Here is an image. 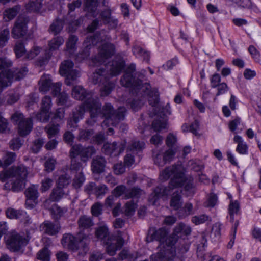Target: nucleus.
<instances>
[{"instance_id":"nucleus-13","label":"nucleus","mask_w":261,"mask_h":261,"mask_svg":"<svg viewBox=\"0 0 261 261\" xmlns=\"http://www.w3.org/2000/svg\"><path fill=\"white\" fill-rule=\"evenodd\" d=\"M26 243L25 238L15 232L10 233L6 238L7 247L13 252L20 250L22 246Z\"/></svg>"},{"instance_id":"nucleus-47","label":"nucleus","mask_w":261,"mask_h":261,"mask_svg":"<svg viewBox=\"0 0 261 261\" xmlns=\"http://www.w3.org/2000/svg\"><path fill=\"white\" fill-rule=\"evenodd\" d=\"M25 179L17 177L16 180L12 183L11 189L14 192L21 191L25 186Z\"/></svg>"},{"instance_id":"nucleus-48","label":"nucleus","mask_w":261,"mask_h":261,"mask_svg":"<svg viewBox=\"0 0 261 261\" xmlns=\"http://www.w3.org/2000/svg\"><path fill=\"white\" fill-rule=\"evenodd\" d=\"M126 192H127V188L123 185H121L117 186L114 189L113 194L116 197H119L121 196H123V198L125 199Z\"/></svg>"},{"instance_id":"nucleus-58","label":"nucleus","mask_w":261,"mask_h":261,"mask_svg":"<svg viewBox=\"0 0 261 261\" xmlns=\"http://www.w3.org/2000/svg\"><path fill=\"white\" fill-rule=\"evenodd\" d=\"M9 30L5 29L0 32V46L1 47L6 45L9 39Z\"/></svg>"},{"instance_id":"nucleus-46","label":"nucleus","mask_w":261,"mask_h":261,"mask_svg":"<svg viewBox=\"0 0 261 261\" xmlns=\"http://www.w3.org/2000/svg\"><path fill=\"white\" fill-rule=\"evenodd\" d=\"M14 168V177L20 178L25 179L28 175V171L27 168L23 166L20 165L16 168Z\"/></svg>"},{"instance_id":"nucleus-27","label":"nucleus","mask_w":261,"mask_h":261,"mask_svg":"<svg viewBox=\"0 0 261 261\" xmlns=\"http://www.w3.org/2000/svg\"><path fill=\"white\" fill-rule=\"evenodd\" d=\"M133 54L138 58L148 62L149 60V53L138 45H135L132 49Z\"/></svg>"},{"instance_id":"nucleus-53","label":"nucleus","mask_w":261,"mask_h":261,"mask_svg":"<svg viewBox=\"0 0 261 261\" xmlns=\"http://www.w3.org/2000/svg\"><path fill=\"white\" fill-rule=\"evenodd\" d=\"M179 238V236L176 232H175V230H174L173 233L171 235L169 236H167L164 244H165L168 246L172 247L175 244Z\"/></svg>"},{"instance_id":"nucleus-26","label":"nucleus","mask_w":261,"mask_h":261,"mask_svg":"<svg viewBox=\"0 0 261 261\" xmlns=\"http://www.w3.org/2000/svg\"><path fill=\"white\" fill-rule=\"evenodd\" d=\"M233 141L235 143L238 144L236 148V151L237 152L241 154H248V146L240 136H235L233 138Z\"/></svg>"},{"instance_id":"nucleus-19","label":"nucleus","mask_w":261,"mask_h":261,"mask_svg":"<svg viewBox=\"0 0 261 261\" xmlns=\"http://www.w3.org/2000/svg\"><path fill=\"white\" fill-rule=\"evenodd\" d=\"M105 40L110 41L111 37L107 35L104 38L100 32H97L93 35L88 36L84 42V45L86 47L88 48L91 45H96L98 42H102Z\"/></svg>"},{"instance_id":"nucleus-57","label":"nucleus","mask_w":261,"mask_h":261,"mask_svg":"<svg viewBox=\"0 0 261 261\" xmlns=\"http://www.w3.org/2000/svg\"><path fill=\"white\" fill-rule=\"evenodd\" d=\"M218 202V197L216 194L211 193L208 196L207 201L204 203V206L207 207H214Z\"/></svg>"},{"instance_id":"nucleus-15","label":"nucleus","mask_w":261,"mask_h":261,"mask_svg":"<svg viewBox=\"0 0 261 261\" xmlns=\"http://www.w3.org/2000/svg\"><path fill=\"white\" fill-rule=\"evenodd\" d=\"M86 109L85 105L81 104L73 110L72 116L67 122V125L70 128L75 129L77 127V124L83 118Z\"/></svg>"},{"instance_id":"nucleus-34","label":"nucleus","mask_w":261,"mask_h":261,"mask_svg":"<svg viewBox=\"0 0 261 261\" xmlns=\"http://www.w3.org/2000/svg\"><path fill=\"white\" fill-rule=\"evenodd\" d=\"M174 230L178 235L181 234L185 236H189L191 234L192 231L191 227L183 223H180L178 224Z\"/></svg>"},{"instance_id":"nucleus-28","label":"nucleus","mask_w":261,"mask_h":261,"mask_svg":"<svg viewBox=\"0 0 261 261\" xmlns=\"http://www.w3.org/2000/svg\"><path fill=\"white\" fill-rule=\"evenodd\" d=\"M170 252L169 250H163L150 255V259L151 261H163L169 260L172 259V257L174 255L173 254L171 256L168 255Z\"/></svg>"},{"instance_id":"nucleus-17","label":"nucleus","mask_w":261,"mask_h":261,"mask_svg":"<svg viewBox=\"0 0 261 261\" xmlns=\"http://www.w3.org/2000/svg\"><path fill=\"white\" fill-rule=\"evenodd\" d=\"M175 187L170 186L169 185L167 187H165L163 185H159L154 188L153 192L150 195L149 197V201L153 204H155L156 201L160 198L164 196L169 195L170 191Z\"/></svg>"},{"instance_id":"nucleus-37","label":"nucleus","mask_w":261,"mask_h":261,"mask_svg":"<svg viewBox=\"0 0 261 261\" xmlns=\"http://www.w3.org/2000/svg\"><path fill=\"white\" fill-rule=\"evenodd\" d=\"M64 194L63 188L57 186L52 190L49 195V199L52 201H58L63 197Z\"/></svg>"},{"instance_id":"nucleus-30","label":"nucleus","mask_w":261,"mask_h":261,"mask_svg":"<svg viewBox=\"0 0 261 261\" xmlns=\"http://www.w3.org/2000/svg\"><path fill=\"white\" fill-rule=\"evenodd\" d=\"M144 190L140 188L135 186L130 188H127V192L126 193L125 199H138L141 196L144 194Z\"/></svg>"},{"instance_id":"nucleus-10","label":"nucleus","mask_w":261,"mask_h":261,"mask_svg":"<svg viewBox=\"0 0 261 261\" xmlns=\"http://www.w3.org/2000/svg\"><path fill=\"white\" fill-rule=\"evenodd\" d=\"M73 62L69 60L64 61L60 66V74L66 77L65 83L67 85H71V81L75 80L80 75L77 70L73 69Z\"/></svg>"},{"instance_id":"nucleus-50","label":"nucleus","mask_w":261,"mask_h":261,"mask_svg":"<svg viewBox=\"0 0 261 261\" xmlns=\"http://www.w3.org/2000/svg\"><path fill=\"white\" fill-rule=\"evenodd\" d=\"M50 117V112L48 111L43 110L40 108V111L36 114V118L37 120L41 122H47Z\"/></svg>"},{"instance_id":"nucleus-33","label":"nucleus","mask_w":261,"mask_h":261,"mask_svg":"<svg viewBox=\"0 0 261 261\" xmlns=\"http://www.w3.org/2000/svg\"><path fill=\"white\" fill-rule=\"evenodd\" d=\"M60 125L59 123L51 121L45 127V130L49 138L55 137L59 132Z\"/></svg>"},{"instance_id":"nucleus-3","label":"nucleus","mask_w":261,"mask_h":261,"mask_svg":"<svg viewBox=\"0 0 261 261\" xmlns=\"http://www.w3.org/2000/svg\"><path fill=\"white\" fill-rule=\"evenodd\" d=\"M143 74L136 72V64L132 63L126 67L120 82L122 86L131 88L133 94L141 97H154V104L158 103V91L155 89H151L149 83H143Z\"/></svg>"},{"instance_id":"nucleus-61","label":"nucleus","mask_w":261,"mask_h":261,"mask_svg":"<svg viewBox=\"0 0 261 261\" xmlns=\"http://www.w3.org/2000/svg\"><path fill=\"white\" fill-rule=\"evenodd\" d=\"M65 111L63 108H59L56 110L51 121L55 122H60L64 118Z\"/></svg>"},{"instance_id":"nucleus-43","label":"nucleus","mask_w":261,"mask_h":261,"mask_svg":"<svg viewBox=\"0 0 261 261\" xmlns=\"http://www.w3.org/2000/svg\"><path fill=\"white\" fill-rule=\"evenodd\" d=\"M77 40L78 38L75 35H71L69 36L66 45L67 50L70 54H73L74 51Z\"/></svg>"},{"instance_id":"nucleus-59","label":"nucleus","mask_w":261,"mask_h":261,"mask_svg":"<svg viewBox=\"0 0 261 261\" xmlns=\"http://www.w3.org/2000/svg\"><path fill=\"white\" fill-rule=\"evenodd\" d=\"M51 106L52 101L51 97L49 96H44L41 100V108L43 110H44L50 112Z\"/></svg>"},{"instance_id":"nucleus-35","label":"nucleus","mask_w":261,"mask_h":261,"mask_svg":"<svg viewBox=\"0 0 261 261\" xmlns=\"http://www.w3.org/2000/svg\"><path fill=\"white\" fill-rule=\"evenodd\" d=\"M240 208L239 202L236 200L233 201L232 199L230 200L229 207L228 211L230 217V221L231 222L234 221V215H237Z\"/></svg>"},{"instance_id":"nucleus-54","label":"nucleus","mask_w":261,"mask_h":261,"mask_svg":"<svg viewBox=\"0 0 261 261\" xmlns=\"http://www.w3.org/2000/svg\"><path fill=\"white\" fill-rule=\"evenodd\" d=\"M16 154L14 152H8L3 158V165L8 166L13 163L16 160Z\"/></svg>"},{"instance_id":"nucleus-11","label":"nucleus","mask_w":261,"mask_h":261,"mask_svg":"<svg viewBox=\"0 0 261 261\" xmlns=\"http://www.w3.org/2000/svg\"><path fill=\"white\" fill-rule=\"evenodd\" d=\"M29 18L24 15H20L17 18L12 31L13 37L17 39L24 36L28 31L27 24Z\"/></svg>"},{"instance_id":"nucleus-55","label":"nucleus","mask_w":261,"mask_h":261,"mask_svg":"<svg viewBox=\"0 0 261 261\" xmlns=\"http://www.w3.org/2000/svg\"><path fill=\"white\" fill-rule=\"evenodd\" d=\"M14 50L17 58L22 57L26 51L24 44L21 42H17L16 43Z\"/></svg>"},{"instance_id":"nucleus-4","label":"nucleus","mask_w":261,"mask_h":261,"mask_svg":"<svg viewBox=\"0 0 261 261\" xmlns=\"http://www.w3.org/2000/svg\"><path fill=\"white\" fill-rule=\"evenodd\" d=\"M95 153L96 150L93 146L85 147L81 144L72 145L69 152V157L71 159V170L77 172L82 169L83 167L81 163L77 160L78 155L80 156L82 162L86 163L88 159Z\"/></svg>"},{"instance_id":"nucleus-23","label":"nucleus","mask_w":261,"mask_h":261,"mask_svg":"<svg viewBox=\"0 0 261 261\" xmlns=\"http://www.w3.org/2000/svg\"><path fill=\"white\" fill-rule=\"evenodd\" d=\"M168 234V231L165 228H160L154 231L151 235L150 241L153 240L160 242L161 244H164L166 241V238Z\"/></svg>"},{"instance_id":"nucleus-38","label":"nucleus","mask_w":261,"mask_h":261,"mask_svg":"<svg viewBox=\"0 0 261 261\" xmlns=\"http://www.w3.org/2000/svg\"><path fill=\"white\" fill-rule=\"evenodd\" d=\"M64 25V22L62 19H57L50 25L49 30L55 35L59 34L62 30Z\"/></svg>"},{"instance_id":"nucleus-60","label":"nucleus","mask_w":261,"mask_h":261,"mask_svg":"<svg viewBox=\"0 0 261 261\" xmlns=\"http://www.w3.org/2000/svg\"><path fill=\"white\" fill-rule=\"evenodd\" d=\"M23 141V140L19 137L14 138L10 141V148L14 150H18L22 145Z\"/></svg>"},{"instance_id":"nucleus-24","label":"nucleus","mask_w":261,"mask_h":261,"mask_svg":"<svg viewBox=\"0 0 261 261\" xmlns=\"http://www.w3.org/2000/svg\"><path fill=\"white\" fill-rule=\"evenodd\" d=\"M64 42L63 38L61 36H57L50 40L48 42L49 51H46L45 56L50 57V51L58 49Z\"/></svg>"},{"instance_id":"nucleus-22","label":"nucleus","mask_w":261,"mask_h":261,"mask_svg":"<svg viewBox=\"0 0 261 261\" xmlns=\"http://www.w3.org/2000/svg\"><path fill=\"white\" fill-rule=\"evenodd\" d=\"M38 188V186L32 185L26 189L25 191V194L27 198L26 204H29V201H32L34 203L37 202L39 195Z\"/></svg>"},{"instance_id":"nucleus-6","label":"nucleus","mask_w":261,"mask_h":261,"mask_svg":"<svg viewBox=\"0 0 261 261\" xmlns=\"http://www.w3.org/2000/svg\"><path fill=\"white\" fill-rule=\"evenodd\" d=\"M79 232L77 234L79 242L83 245V250H88V245L91 238L90 231L94 225L92 220L86 216H81L77 221Z\"/></svg>"},{"instance_id":"nucleus-31","label":"nucleus","mask_w":261,"mask_h":261,"mask_svg":"<svg viewBox=\"0 0 261 261\" xmlns=\"http://www.w3.org/2000/svg\"><path fill=\"white\" fill-rule=\"evenodd\" d=\"M6 215L9 219H22V216H25V212L21 210L9 207L6 211Z\"/></svg>"},{"instance_id":"nucleus-25","label":"nucleus","mask_w":261,"mask_h":261,"mask_svg":"<svg viewBox=\"0 0 261 261\" xmlns=\"http://www.w3.org/2000/svg\"><path fill=\"white\" fill-rule=\"evenodd\" d=\"M181 191L176 190L173 192L170 202V205L175 210H177L181 207L182 205Z\"/></svg>"},{"instance_id":"nucleus-40","label":"nucleus","mask_w":261,"mask_h":261,"mask_svg":"<svg viewBox=\"0 0 261 261\" xmlns=\"http://www.w3.org/2000/svg\"><path fill=\"white\" fill-rule=\"evenodd\" d=\"M211 221V218L206 214L195 215L191 218V222L196 225H200L204 223L206 221Z\"/></svg>"},{"instance_id":"nucleus-39","label":"nucleus","mask_w":261,"mask_h":261,"mask_svg":"<svg viewBox=\"0 0 261 261\" xmlns=\"http://www.w3.org/2000/svg\"><path fill=\"white\" fill-rule=\"evenodd\" d=\"M85 181V177L83 172H76L72 182V186L75 189L81 188Z\"/></svg>"},{"instance_id":"nucleus-56","label":"nucleus","mask_w":261,"mask_h":261,"mask_svg":"<svg viewBox=\"0 0 261 261\" xmlns=\"http://www.w3.org/2000/svg\"><path fill=\"white\" fill-rule=\"evenodd\" d=\"M71 182V179L67 174L60 176L57 180V186L61 188L68 186Z\"/></svg>"},{"instance_id":"nucleus-18","label":"nucleus","mask_w":261,"mask_h":261,"mask_svg":"<svg viewBox=\"0 0 261 261\" xmlns=\"http://www.w3.org/2000/svg\"><path fill=\"white\" fill-rule=\"evenodd\" d=\"M61 243L64 247L72 251H76L79 249V242L76 238L70 233L64 234Z\"/></svg>"},{"instance_id":"nucleus-51","label":"nucleus","mask_w":261,"mask_h":261,"mask_svg":"<svg viewBox=\"0 0 261 261\" xmlns=\"http://www.w3.org/2000/svg\"><path fill=\"white\" fill-rule=\"evenodd\" d=\"M137 208V204L134 200H130L125 204L124 212L127 216L133 215Z\"/></svg>"},{"instance_id":"nucleus-5","label":"nucleus","mask_w":261,"mask_h":261,"mask_svg":"<svg viewBox=\"0 0 261 261\" xmlns=\"http://www.w3.org/2000/svg\"><path fill=\"white\" fill-rule=\"evenodd\" d=\"M95 236L107 245V251L111 256L114 255L116 251L120 250L124 245V241L122 237H109V230L106 225L97 227L95 231Z\"/></svg>"},{"instance_id":"nucleus-62","label":"nucleus","mask_w":261,"mask_h":261,"mask_svg":"<svg viewBox=\"0 0 261 261\" xmlns=\"http://www.w3.org/2000/svg\"><path fill=\"white\" fill-rule=\"evenodd\" d=\"M37 258L42 261H49L50 255L47 248H44L37 253Z\"/></svg>"},{"instance_id":"nucleus-9","label":"nucleus","mask_w":261,"mask_h":261,"mask_svg":"<svg viewBox=\"0 0 261 261\" xmlns=\"http://www.w3.org/2000/svg\"><path fill=\"white\" fill-rule=\"evenodd\" d=\"M11 119L14 124L18 125V134L20 136H25L31 132L33 127L31 118H24L22 113L16 112L12 115Z\"/></svg>"},{"instance_id":"nucleus-14","label":"nucleus","mask_w":261,"mask_h":261,"mask_svg":"<svg viewBox=\"0 0 261 261\" xmlns=\"http://www.w3.org/2000/svg\"><path fill=\"white\" fill-rule=\"evenodd\" d=\"M115 45L110 42H106L99 47L98 53L95 60L100 63H105L115 53Z\"/></svg>"},{"instance_id":"nucleus-64","label":"nucleus","mask_w":261,"mask_h":261,"mask_svg":"<svg viewBox=\"0 0 261 261\" xmlns=\"http://www.w3.org/2000/svg\"><path fill=\"white\" fill-rule=\"evenodd\" d=\"M44 144V140L41 138H38L34 140L33 144L31 147L33 152L36 153L38 152Z\"/></svg>"},{"instance_id":"nucleus-45","label":"nucleus","mask_w":261,"mask_h":261,"mask_svg":"<svg viewBox=\"0 0 261 261\" xmlns=\"http://www.w3.org/2000/svg\"><path fill=\"white\" fill-rule=\"evenodd\" d=\"M19 10L20 7L17 6L8 9L4 13V17L7 18L6 20H11L17 15Z\"/></svg>"},{"instance_id":"nucleus-42","label":"nucleus","mask_w":261,"mask_h":261,"mask_svg":"<svg viewBox=\"0 0 261 261\" xmlns=\"http://www.w3.org/2000/svg\"><path fill=\"white\" fill-rule=\"evenodd\" d=\"M94 132L92 129H80L79 133L77 136V139L79 141H86L90 139L93 135Z\"/></svg>"},{"instance_id":"nucleus-1","label":"nucleus","mask_w":261,"mask_h":261,"mask_svg":"<svg viewBox=\"0 0 261 261\" xmlns=\"http://www.w3.org/2000/svg\"><path fill=\"white\" fill-rule=\"evenodd\" d=\"M72 96L77 100H85L82 104L86 105L87 109L90 113V118L86 121V123L89 125H93L99 116L105 117L102 126L111 123L112 125L115 126L125 118L126 112L125 107H120L117 110H115L110 103H106L101 110V104L98 98L94 96L92 92H87L81 86L73 87Z\"/></svg>"},{"instance_id":"nucleus-41","label":"nucleus","mask_w":261,"mask_h":261,"mask_svg":"<svg viewBox=\"0 0 261 261\" xmlns=\"http://www.w3.org/2000/svg\"><path fill=\"white\" fill-rule=\"evenodd\" d=\"M143 104L144 102L142 99H128L127 101V106L130 107L134 111H138Z\"/></svg>"},{"instance_id":"nucleus-63","label":"nucleus","mask_w":261,"mask_h":261,"mask_svg":"<svg viewBox=\"0 0 261 261\" xmlns=\"http://www.w3.org/2000/svg\"><path fill=\"white\" fill-rule=\"evenodd\" d=\"M53 180L49 178H45L41 181L40 190L42 192L48 190L53 186Z\"/></svg>"},{"instance_id":"nucleus-2","label":"nucleus","mask_w":261,"mask_h":261,"mask_svg":"<svg viewBox=\"0 0 261 261\" xmlns=\"http://www.w3.org/2000/svg\"><path fill=\"white\" fill-rule=\"evenodd\" d=\"M125 61L121 57H116L111 64H105L103 66L93 73L92 82L94 84L101 85L100 89L102 96L108 95L114 88L115 84L110 81V77L119 75L124 69Z\"/></svg>"},{"instance_id":"nucleus-32","label":"nucleus","mask_w":261,"mask_h":261,"mask_svg":"<svg viewBox=\"0 0 261 261\" xmlns=\"http://www.w3.org/2000/svg\"><path fill=\"white\" fill-rule=\"evenodd\" d=\"M145 143L136 139L133 140L128 145L127 150L134 153H138L145 148Z\"/></svg>"},{"instance_id":"nucleus-21","label":"nucleus","mask_w":261,"mask_h":261,"mask_svg":"<svg viewBox=\"0 0 261 261\" xmlns=\"http://www.w3.org/2000/svg\"><path fill=\"white\" fill-rule=\"evenodd\" d=\"M41 228L44 233L49 236L57 234L60 229V227L58 224L50 221L43 222L41 225Z\"/></svg>"},{"instance_id":"nucleus-16","label":"nucleus","mask_w":261,"mask_h":261,"mask_svg":"<svg viewBox=\"0 0 261 261\" xmlns=\"http://www.w3.org/2000/svg\"><path fill=\"white\" fill-rule=\"evenodd\" d=\"M85 191L89 194H94L97 198H101L107 193L108 188L104 184L97 185L95 182H91L85 186Z\"/></svg>"},{"instance_id":"nucleus-36","label":"nucleus","mask_w":261,"mask_h":261,"mask_svg":"<svg viewBox=\"0 0 261 261\" xmlns=\"http://www.w3.org/2000/svg\"><path fill=\"white\" fill-rule=\"evenodd\" d=\"M193 213V204L190 202H187L178 212V216L180 218L182 219Z\"/></svg>"},{"instance_id":"nucleus-29","label":"nucleus","mask_w":261,"mask_h":261,"mask_svg":"<svg viewBox=\"0 0 261 261\" xmlns=\"http://www.w3.org/2000/svg\"><path fill=\"white\" fill-rule=\"evenodd\" d=\"M52 83L49 75L42 76L39 81V91L43 93L47 92L50 89Z\"/></svg>"},{"instance_id":"nucleus-49","label":"nucleus","mask_w":261,"mask_h":261,"mask_svg":"<svg viewBox=\"0 0 261 261\" xmlns=\"http://www.w3.org/2000/svg\"><path fill=\"white\" fill-rule=\"evenodd\" d=\"M167 122L162 119H155L152 123V127L155 132H160L166 128Z\"/></svg>"},{"instance_id":"nucleus-20","label":"nucleus","mask_w":261,"mask_h":261,"mask_svg":"<svg viewBox=\"0 0 261 261\" xmlns=\"http://www.w3.org/2000/svg\"><path fill=\"white\" fill-rule=\"evenodd\" d=\"M106 161L103 157L97 156L91 163V170L94 173L100 174L104 171Z\"/></svg>"},{"instance_id":"nucleus-52","label":"nucleus","mask_w":261,"mask_h":261,"mask_svg":"<svg viewBox=\"0 0 261 261\" xmlns=\"http://www.w3.org/2000/svg\"><path fill=\"white\" fill-rule=\"evenodd\" d=\"M14 177V171L13 168L3 171L0 173V180L3 182L6 181L9 178Z\"/></svg>"},{"instance_id":"nucleus-44","label":"nucleus","mask_w":261,"mask_h":261,"mask_svg":"<svg viewBox=\"0 0 261 261\" xmlns=\"http://www.w3.org/2000/svg\"><path fill=\"white\" fill-rule=\"evenodd\" d=\"M42 0H30L27 5V9L29 11L36 12L39 11L42 7Z\"/></svg>"},{"instance_id":"nucleus-7","label":"nucleus","mask_w":261,"mask_h":261,"mask_svg":"<svg viewBox=\"0 0 261 261\" xmlns=\"http://www.w3.org/2000/svg\"><path fill=\"white\" fill-rule=\"evenodd\" d=\"M172 176H173V177L169 182L170 186L177 188L184 185L185 175L182 172L178 171V167L176 165L166 168L160 173V178L162 181H166Z\"/></svg>"},{"instance_id":"nucleus-12","label":"nucleus","mask_w":261,"mask_h":261,"mask_svg":"<svg viewBox=\"0 0 261 261\" xmlns=\"http://www.w3.org/2000/svg\"><path fill=\"white\" fill-rule=\"evenodd\" d=\"M126 145L125 141L119 142H114L112 143L107 142L103 144L102 150L105 154L112 157H116L124 151Z\"/></svg>"},{"instance_id":"nucleus-8","label":"nucleus","mask_w":261,"mask_h":261,"mask_svg":"<svg viewBox=\"0 0 261 261\" xmlns=\"http://www.w3.org/2000/svg\"><path fill=\"white\" fill-rule=\"evenodd\" d=\"M28 72L26 67L14 68L0 73V85L2 87L10 85L13 81H20L25 77Z\"/></svg>"}]
</instances>
